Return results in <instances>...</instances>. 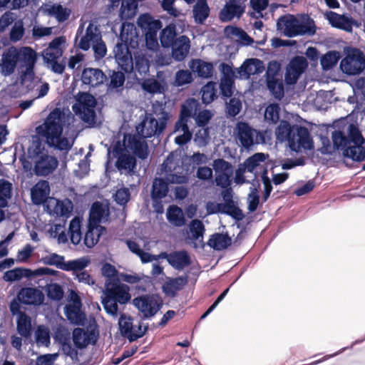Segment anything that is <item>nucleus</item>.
Returning a JSON list of instances; mask_svg holds the SVG:
<instances>
[{
  "instance_id": "f257e3e1",
  "label": "nucleus",
  "mask_w": 365,
  "mask_h": 365,
  "mask_svg": "<svg viewBox=\"0 0 365 365\" xmlns=\"http://www.w3.org/2000/svg\"><path fill=\"white\" fill-rule=\"evenodd\" d=\"M69 118L60 109L56 108L50 112L43 123L36 128V132L38 136L46 139L49 148L68 152L72 143L67 138H62V135Z\"/></svg>"
},
{
  "instance_id": "f03ea898",
  "label": "nucleus",
  "mask_w": 365,
  "mask_h": 365,
  "mask_svg": "<svg viewBox=\"0 0 365 365\" xmlns=\"http://www.w3.org/2000/svg\"><path fill=\"white\" fill-rule=\"evenodd\" d=\"M276 138L281 143L287 141L291 151L297 153L303 148L314 149V143L310 130L304 125L291 124L289 120H282L275 130Z\"/></svg>"
},
{
  "instance_id": "7ed1b4c3",
  "label": "nucleus",
  "mask_w": 365,
  "mask_h": 365,
  "mask_svg": "<svg viewBox=\"0 0 365 365\" xmlns=\"http://www.w3.org/2000/svg\"><path fill=\"white\" fill-rule=\"evenodd\" d=\"M160 172L170 173L175 178L173 182L176 184L187 182L188 175L194 172L195 168L190 155L183 150H176L170 152L160 165Z\"/></svg>"
},
{
  "instance_id": "20e7f679",
  "label": "nucleus",
  "mask_w": 365,
  "mask_h": 365,
  "mask_svg": "<svg viewBox=\"0 0 365 365\" xmlns=\"http://www.w3.org/2000/svg\"><path fill=\"white\" fill-rule=\"evenodd\" d=\"M163 26V24H120L118 38L121 42L116 43L113 50L114 57L118 65L128 66L131 61V54L127 48L126 43L130 39L129 35L133 29L136 31L137 27L141 29H161Z\"/></svg>"
},
{
  "instance_id": "39448f33",
  "label": "nucleus",
  "mask_w": 365,
  "mask_h": 365,
  "mask_svg": "<svg viewBox=\"0 0 365 365\" xmlns=\"http://www.w3.org/2000/svg\"><path fill=\"white\" fill-rule=\"evenodd\" d=\"M76 103L72 106L74 113L90 128L96 126V98L89 92L79 91L76 96Z\"/></svg>"
},
{
  "instance_id": "423d86ee",
  "label": "nucleus",
  "mask_w": 365,
  "mask_h": 365,
  "mask_svg": "<svg viewBox=\"0 0 365 365\" xmlns=\"http://www.w3.org/2000/svg\"><path fill=\"white\" fill-rule=\"evenodd\" d=\"M133 305L141 314V320L151 319L163 307L162 297L158 293L138 295L132 301Z\"/></svg>"
},
{
  "instance_id": "0eeeda50",
  "label": "nucleus",
  "mask_w": 365,
  "mask_h": 365,
  "mask_svg": "<svg viewBox=\"0 0 365 365\" xmlns=\"http://www.w3.org/2000/svg\"><path fill=\"white\" fill-rule=\"evenodd\" d=\"M334 150H341L344 158L354 162L361 163L365 160V147L349 145V141L343 130H334L331 135Z\"/></svg>"
},
{
  "instance_id": "6e6552de",
  "label": "nucleus",
  "mask_w": 365,
  "mask_h": 365,
  "mask_svg": "<svg viewBox=\"0 0 365 365\" xmlns=\"http://www.w3.org/2000/svg\"><path fill=\"white\" fill-rule=\"evenodd\" d=\"M344 57L341 59L339 67L347 76H358L364 71L363 63L364 52L357 48L345 46Z\"/></svg>"
},
{
  "instance_id": "1a4fd4ad",
  "label": "nucleus",
  "mask_w": 365,
  "mask_h": 365,
  "mask_svg": "<svg viewBox=\"0 0 365 365\" xmlns=\"http://www.w3.org/2000/svg\"><path fill=\"white\" fill-rule=\"evenodd\" d=\"M88 332H86L83 328H74L72 331V340L75 348L83 349L88 344L87 338L89 336L92 339L91 344H94L99 336L98 325L96 319L92 317L87 327Z\"/></svg>"
},
{
  "instance_id": "9d476101",
  "label": "nucleus",
  "mask_w": 365,
  "mask_h": 365,
  "mask_svg": "<svg viewBox=\"0 0 365 365\" xmlns=\"http://www.w3.org/2000/svg\"><path fill=\"white\" fill-rule=\"evenodd\" d=\"M212 167L215 173V182L216 185L222 189H227L229 191L234 173L232 163L223 158H217L213 160Z\"/></svg>"
},
{
  "instance_id": "9b49d317",
  "label": "nucleus",
  "mask_w": 365,
  "mask_h": 365,
  "mask_svg": "<svg viewBox=\"0 0 365 365\" xmlns=\"http://www.w3.org/2000/svg\"><path fill=\"white\" fill-rule=\"evenodd\" d=\"M105 287V296H108V292H111L115 297H118L120 305H125L130 302L131 299L130 287L126 284L121 283L118 276L106 279Z\"/></svg>"
},
{
  "instance_id": "f8f14e48",
  "label": "nucleus",
  "mask_w": 365,
  "mask_h": 365,
  "mask_svg": "<svg viewBox=\"0 0 365 365\" xmlns=\"http://www.w3.org/2000/svg\"><path fill=\"white\" fill-rule=\"evenodd\" d=\"M158 257L165 259L168 263L178 271L183 270L192 264L191 257L186 250H175L170 252H161Z\"/></svg>"
},
{
  "instance_id": "ddd939ff",
  "label": "nucleus",
  "mask_w": 365,
  "mask_h": 365,
  "mask_svg": "<svg viewBox=\"0 0 365 365\" xmlns=\"http://www.w3.org/2000/svg\"><path fill=\"white\" fill-rule=\"evenodd\" d=\"M307 68V62L302 56H294L286 66L284 78L289 84L295 83Z\"/></svg>"
},
{
  "instance_id": "4468645a",
  "label": "nucleus",
  "mask_w": 365,
  "mask_h": 365,
  "mask_svg": "<svg viewBox=\"0 0 365 365\" xmlns=\"http://www.w3.org/2000/svg\"><path fill=\"white\" fill-rule=\"evenodd\" d=\"M58 166V158L47 153L36 158L34 162V172L38 177H46L53 173Z\"/></svg>"
},
{
  "instance_id": "2eb2a0df",
  "label": "nucleus",
  "mask_w": 365,
  "mask_h": 365,
  "mask_svg": "<svg viewBox=\"0 0 365 365\" xmlns=\"http://www.w3.org/2000/svg\"><path fill=\"white\" fill-rule=\"evenodd\" d=\"M19 302L24 305L39 306L44 302L43 293L36 287H21L16 294Z\"/></svg>"
},
{
  "instance_id": "dca6fc26",
  "label": "nucleus",
  "mask_w": 365,
  "mask_h": 365,
  "mask_svg": "<svg viewBox=\"0 0 365 365\" xmlns=\"http://www.w3.org/2000/svg\"><path fill=\"white\" fill-rule=\"evenodd\" d=\"M164 177H155L152 182L150 197L165 198L170 192V185L176 184L173 182L175 178L170 173H164Z\"/></svg>"
},
{
  "instance_id": "f3484780",
  "label": "nucleus",
  "mask_w": 365,
  "mask_h": 365,
  "mask_svg": "<svg viewBox=\"0 0 365 365\" xmlns=\"http://www.w3.org/2000/svg\"><path fill=\"white\" fill-rule=\"evenodd\" d=\"M82 84L90 88H97L107 81V76L98 68L85 67L80 78Z\"/></svg>"
},
{
  "instance_id": "a211bd4d",
  "label": "nucleus",
  "mask_w": 365,
  "mask_h": 365,
  "mask_svg": "<svg viewBox=\"0 0 365 365\" xmlns=\"http://www.w3.org/2000/svg\"><path fill=\"white\" fill-rule=\"evenodd\" d=\"M190 69L202 79L211 78L214 73V65L200 58H192L188 63Z\"/></svg>"
},
{
  "instance_id": "6ab92c4d",
  "label": "nucleus",
  "mask_w": 365,
  "mask_h": 365,
  "mask_svg": "<svg viewBox=\"0 0 365 365\" xmlns=\"http://www.w3.org/2000/svg\"><path fill=\"white\" fill-rule=\"evenodd\" d=\"M187 283L188 276L187 274L176 277H168L167 281L162 285V291L165 296L174 298Z\"/></svg>"
},
{
  "instance_id": "aec40b11",
  "label": "nucleus",
  "mask_w": 365,
  "mask_h": 365,
  "mask_svg": "<svg viewBox=\"0 0 365 365\" xmlns=\"http://www.w3.org/2000/svg\"><path fill=\"white\" fill-rule=\"evenodd\" d=\"M161 117L156 120L151 116L148 120V126L146 128L145 138H151L154 136H160L165 130L168 120L169 119V113L162 110Z\"/></svg>"
},
{
  "instance_id": "412c9836",
  "label": "nucleus",
  "mask_w": 365,
  "mask_h": 365,
  "mask_svg": "<svg viewBox=\"0 0 365 365\" xmlns=\"http://www.w3.org/2000/svg\"><path fill=\"white\" fill-rule=\"evenodd\" d=\"M142 89L150 94H163L168 90V84L165 77L158 73L156 78L145 79L141 84Z\"/></svg>"
},
{
  "instance_id": "4be33fe9",
  "label": "nucleus",
  "mask_w": 365,
  "mask_h": 365,
  "mask_svg": "<svg viewBox=\"0 0 365 365\" xmlns=\"http://www.w3.org/2000/svg\"><path fill=\"white\" fill-rule=\"evenodd\" d=\"M190 41L186 36H180L171 46V56L177 62L182 61L189 53Z\"/></svg>"
},
{
  "instance_id": "5701e85b",
  "label": "nucleus",
  "mask_w": 365,
  "mask_h": 365,
  "mask_svg": "<svg viewBox=\"0 0 365 365\" xmlns=\"http://www.w3.org/2000/svg\"><path fill=\"white\" fill-rule=\"evenodd\" d=\"M110 213L108 207L101 202L96 201L92 204L89 210L88 222L92 224L106 222L110 219Z\"/></svg>"
},
{
  "instance_id": "b1692460",
  "label": "nucleus",
  "mask_w": 365,
  "mask_h": 365,
  "mask_svg": "<svg viewBox=\"0 0 365 365\" xmlns=\"http://www.w3.org/2000/svg\"><path fill=\"white\" fill-rule=\"evenodd\" d=\"M244 11L245 8L237 0H230L220 11L219 18L222 22L230 21L235 17L240 18Z\"/></svg>"
},
{
  "instance_id": "393cba45",
  "label": "nucleus",
  "mask_w": 365,
  "mask_h": 365,
  "mask_svg": "<svg viewBox=\"0 0 365 365\" xmlns=\"http://www.w3.org/2000/svg\"><path fill=\"white\" fill-rule=\"evenodd\" d=\"M237 139L241 146L247 150L250 149L255 143V130L247 123H242L240 125H237Z\"/></svg>"
},
{
  "instance_id": "a878e982",
  "label": "nucleus",
  "mask_w": 365,
  "mask_h": 365,
  "mask_svg": "<svg viewBox=\"0 0 365 365\" xmlns=\"http://www.w3.org/2000/svg\"><path fill=\"white\" fill-rule=\"evenodd\" d=\"M66 38L64 36L55 37L48 46V48L42 51V56H48L49 58L58 59L63 53L62 46L66 43Z\"/></svg>"
},
{
  "instance_id": "bb28decb",
  "label": "nucleus",
  "mask_w": 365,
  "mask_h": 365,
  "mask_svg": "<svg viewBox=\"0 0 365 365\" xmlns=\"http://www.w3.org/2000/svg\"><path fill=\"white\" fill-rule=\"evenodd\" d=\"M232 240L231 237L226 233L215 232L210 235L207 242V245L216 251L227 250L231 246Z\"/></svg>"
},
{
  "instance_id": "cd10ccee",
  "label": "nucleus",
  "mask_w": 365,
  "mask_h": 365,
  "mask_svg": "<svg viewBox=\"0 0 365 365\" xmlns=\"http://www.w3.org/2000/svg\"><path fill=\"white\" fill-rule=\"evenodd\" d=\"M227 35H232L238 38L237 45L240 46H250L255 43L254 39L249 36L242 28L235 24H227L224 29Z\"/></svg>"
},
{
  "instance_id": "c85d7f7f",
  "label": "nucleus",
  "mask_w": 365,
  "mask_h": 365,
  "mask_svg": "<svg viewBox=\"0 0 365 365\" xmlns=\"http://www.w3.org/2000/svg\"><path fill=\"white\" fill-rule=\"evenodd\" d=\"M269 157L268 153H255L245 159L243 163L240 164V166L244 167L245 170H247V172L252 173L254 175H257L258 173L256 168L259 166L261 163L265 162Z\"/></svg>"
},
{
  "instance_id": "c756f323",
  "label": "nucleus",
  "mask_w": 365,
  "mask_h": 365,
  "mask_svg": "<svg viewBox=\"0 0 365 365\" xmlns=\"http://www.w3.org/2000/svg\"><path fill=\"white\" fill-rule=\"evenodd\" d=\"M38 53L30 46H24L18 50V62L21 67L35 66Z\"/></svg>"
},
{
  "instance_id": "7c9ffc66",
  "label": "nucleus",
  "mask_w": 365,
  "mask_h": 365,
  "mask_svg": "<svg viewBox=\"0 0 365 365\" xmlns=\"http://www.w3.org/2000/svg\"><path fill=\"white\" fill-rule=\"evenodd\" d=\"M64 314L73 325L84 326L88 321L87 316L84 312L72 306H65Z\"/></svg>"
},
{
  "instance_id": "2f4dec72",
  "label": "nucleus",
  "mask_w": 365,
  "mask_h": 365,
  "mask_svg": "<svg viewBox=\"0 0 365 365\" xmlns=\"http://www.w3.org/2000/svg\"><path fill=\"white\" fill-rule=\"evenodd\" d=\"M115 165L120 172L124 170L128 175L132 176L136 173L137 160L131 155H125L118 158Z\"/></svg>"
},
{
  "instance_id": "473e14b6",
  "label": "nucleus",
  "mask_w": 365,
  "mask_h": 365,
  "mask_svg": "<svg viewBox=\"0 0 365 365\" xmlns=\"http://www.w3.org/2000/svg\"><path fill=\"white\" fill-rule=\"evenodd\" d=\"M166 218L169 223L178 227L184 226L187 222L182 210L178 205H174L168 207Z\"/></svg>"
},
{
  "instance_id": "72a5a7b5",
  "label": "nucleus",
  "mask_w": 365,
  "mask_h": 365,
  "mask_svg": "<svg viewBox=\"0 0 365 365\" xmlns=\"http://www.w3.org/2000/svg\"><path fill=\"white\" fill-rule=\"evenodd\" d=\"M133 317L126 315L125 313H120L118 319V329L122 336L126 338L131 343V339H135L132 335L133 329Z\"/></svg>"
},
{
  "instance_id": "f704fd0d",
  "label": "nucleus",
  "mask_w": 365,
  "mask_h": 365,
  "mask_svg": "<svg viewBox=\"0 0 365 365\" xmlns=\"http://www.w3.org/2000/svg\"><path fill=\"white\" fill-rule=\"evenodd\" d=\"M111 292H108V296L101 297V304L103 307L105 312L110 316L117 317L121 312H119L118 304L120 302Z\"/></svg>"
},
{
  "instance_id": "c9c22d12",
  "label": "nucleus",
  "mask_w": 365,
  "mask_h": 365,
  "mask_svg": "<svg viewBox=\"0 0 365 365\" xmlns=\"http://www.w3.org/2000/svg\"><path fill=\"white\" fill-rule=\"evenodd\" d=\"M189 228L191 232V237L190 239L192 241V247L197 249L199 247L197 241L200 240V238L202 239L205 235V225L200 220L194 219L190 221Z\"/></svg>"
},
{
  "instance_id": "e433bc0d",
  "label": "nucleus",
  "mask_w": 365,
  "mask_h": 365,
  "mask_svg": "<svg viewBox=\"0 0 365 365\" xmlns=\"http://www.w3.org/2000/svg\"><path fill=\"white\" fill-rule=\"evenodd\" d=\"M341 55L336 50L328 51L320 57L322 69L324 71L334 68L338 63Z\"/></svg>"
},
{
  "instance_id": "4c0bfd02",
  "label": "nucleus",
  "mask_w": 365,
  "mask_h": 365,
  "mask_svg": "<svg viewBox=\"0 0 365 365\" xmlns=\"http://www.w3.org/2000/svg\"><path fill=\"white\" fill-rule=\"evenodd\" d=\"M202 103L207 106L212 103L217 98V91L216 88V83L214 81H208L200 89Z\"/></svg>"
},
{
  "instance_id": "58836bf2",
  "label": "nucleus",
  "mask_w": 365,
  "mask_h": 365,
  "mask_svg": "<svg viewBox=\"0 0 365 365\" xmlns=\"http://www.w3.org/2000/svg\"><path fill=\"white\" fill-rule=\"evenodd\" d=\"M46 12L48 16L54 17L58 23H62L69 18L71 11L61 4H53L46 9Z\"/></svg>"
},
{
  "instance_id": "ea45409f",
  "label": "nucleus",
  "mask_w": 365,
  "mask_h": 365,
  "mask_svg": "<svg viewBox=\"0 0 365 365\" xmlns=\"http://www.w3.org/2000/svg\"><path fill=\"white\" fill-rule=\"evenodd\" d=\"M210 11L207 0H197L192 9L195 23H204L209 16Z\"/></svg>"
},
{
  "instance_id": "a19ab883",
  "label": "nucleus",
  "mask_w": 365,
  "mask_h": 365,
  "mask_svg": "<svg viewBox=\"0 0 365 365\" xmlns=\"http://www.w3.org/2000/svg\"><path fill=\"white\" fill-rule=\"evenodd\" d=\"M266 86L272 96L281 101L284 96V85L282 78L265 80Z\"/></svg>"
},
{
  "instance_id": "79ce46f5",
  "label": "nucleus",
  "mask_w": 365,
  "mask_h": 365,
  "mask_svg": "<svg viewBox=\"0 0 365 365\" xmlns=\"http://www.w3.org/2000/svg\"><path fill=\"white\" fill-rule=\"evenodd\" d=\"M16 330L18 334L23 337H29L31 334V319L25 313H19L16 321Z\"/></svg>"
},
{
  "instance_id": "37998d69",
  "label": "nucleus",
  "mask_w": 365,
  "mask_h": 365,
  "mask_svg": "<svg viewBox=\"0 0 365 365\" xmlns=\"http://www.w3.org/2000/svg\"><path fill=\"white\" fill-rule=\"evenodd\" d=\"M128 147L140 159L145 160L148 155V146L145 142H138L134 137L131 136L128 140Z\"/></svg>"
},
{
  "instance_id": "c03bdc74",
  "label": "nucleus",
  "mask_w": 365,
  "mask_h": 365,
  "mask_svg": "<svg viewBox=\"0 0 365 365\" xmlns=\"http://www.w3.org/2000/svg\"><path fill=\"white\" fill-rule=\"evenodd\" d=\"M346 138L349 141V145L353 143V146L364 147L363 145L365 143V139L357 124L349 123L348 125Z\"/></svg>"
},
{
  "instance_id": "a18cd8bd",
  "label": "nucleus",
  "mask_w": 365,
  "mask_h": 365,
  "mask_svg": "<svg viewBox=\"0 0 365 365\" xmlns=\"http://www.w3.org/2000/svg\"><path fill=\"white\" fill-rule=\"evenodd\" d=\"M200 103L195 98H187L180 106V114L192 118L197 110L200 108Z\"/></svg>"
},
{
  "instance_id": "49530a36",
  "label": "nucleus",
  "mask_w": 365,
  "mask_h": 365,
  "mask_svg": "<svg viewBox=\"0 0 365 365\" xmlns=\"http://www.w3.org/2000/svg\"><path fill=\"white\" fill-rule=\"evenodd\" d=\"M213 116L214 112L212 110L207 108L202 109L200 106V108L196 111L192 118L195 122L196 126L199 128H210L208 125Z\"/></svg>"
},
{
  "instance_id": "de8ad7c7",
  "label": "nucleus",
  "mask_w": 365,
  "mask_h": 365,
  "mask_svg": "<svg viewBox=\"0 0 365 365\" xmlns=\"http://www.w3.org/2000/svg\"><path fill=\"white\" fill-rule=\"evenodd\" d=\"M90 259L87 257H83L73 260L66 261L64 271L73 272L75 275L78 272L83 270L90 264Z\"/></svg>"
},
{
  "instance_id": "09e8293b",
  "label": "nucleus",
  "mask_w": 365,
  "mask_h": 365,
  "mask_svg": "<svg viewBox=\"0 0 365 365\" xmlns=\"http://www.w3.org/2000/svg\"><path fill=\"white\" fill-rule=\"evenodd\" d=\"M45 292L48 299L53 302H60L64 296L63 287L57 282H51L45 287Z\"/></svg>"
},
{
  "instance_id": "8fccbe9b",
  "label": "nucleus",
  "mask_w": 365,
  "mask_h": 365,
  "mask_svg": "<svg viewBox=\"0 0 365 365\" xmlns=\"http://www.w3.org/2000/svg\"><path fill=\"white\" fill-rule=\"evenodd\" d=\"M73 210V204L71 199L65 198L63 200H58L54 212L57 215L68 218L72 215Z\"/></svg>"
},
{
  "instance_id": "3c124183",
  "label": "nucleus",
  "mask_w": 365,
  "mask_h": 365,
  "mask_svg": "<svg viewBox=\"0 0 365 365\" xmlns=\"http://www.w3.org/2000/svg\"><path fill=\"white\" fill-rule=\"evenodd\" d=\"M50 190L49 182L46 180H39L38 182L34 185L32 193L31 199L32 202L35 205H40L41 202L37 200L36 197L46 196Z\"/></svg>"
},
{
  "instance_id": "603ef678",
  "label": "nucleus",
  "mask_w": 365,
  "mask_h": 365,
  "mask_svg": "<svg viewBox=\"0 0 365 365\" xmlns=\"http://www.w3.org/2000/svg\"><path fill=\"white\" fill-rule=\"evenodd\" d=\"M34 26L32 29V36L35 40H38L43 37L48 36L52 34L58 32V26L44 27L39 24H29V26Z\"/></svg>"
},
{
  "instance_id": "864d4df0",
  "label": "nucleus",
  "mask_w": 365,
  "mask_h": 365,
  "mask_svg": "<svg viewBox=\"0 0 365 365\" xmlns=\"http://www.w3.org/2000/svg\"><path fill=\"white\" fill-rule=\"evenodd\" d=\"M219 90L222 99L227 100L231 98L235 90V80L220 79Z\"/></svg>"
},
{
  "instance_id": "5fc2aeb1",
  "label": "nucleus",
  "mask_w": 365,
  "mask_h": 365,
  "mask_svg": "<svg viewBox=\"0 0 365 365\" xmlns=\"http://www.w3.org/2000/svg\"><path fill=\"white\" fill-rule=\"evenodd\" d=\"M110 78V81L109 83L107 84L108 91H121L125 81L124 74L120 71H113Z\"/></svg>"
},
{
  "instance_id": "6e6d98bb",
  "label": "nucleus",
  "mask_w": 365,
  "mask_h": 365,
  "mask_svg": "<svg viewBox=\"0 0 365 365\" xmlns=\"http://www.w3.org/2000/svg\"><path fill=\"white\" fill-rule=\"evenodd\" d=\"M194 78L188 70L180 69L175 74L173 85L176 87H181L192 83Z\"/></svg>"
},
{
  "instance_id": "4d7b16f0",
  "label": "nucleus",
  "mask_w": 365,
  "mask_h": 365,
  "mask_svg": "<svg viewBox=\"0 0 365 365\" xmlns=\"http://www.w3.org/2000/svg\"><path fill=\"white\" fill-rule=\"evenodd\" d=\"M41 261L46 265L55 266L58 269L64 271L66 261L63 256L57 253H52L42 258Z\"/></svg>"
},
{
  "instance_id": "13d9d810",
  "label": "nucleus",
  "mask_w": 365,
  "mask_h": 365,
  "mask_svg": "<svg viewBox=\"0 0 365 365\" xmlns=\"http://www.w3.org/2000/svg\"><path fill=\"white\" fill-rule=\"evenodd\" d=\"M232 190L231 187L229 188V191L222 194L223 200L225 202H215V208H217L215 211L209 212V215L213 214H223L226 215L227 213L228 208L230 207V200H232Z\"/></svg>"
},
{
  "instance_id": "bf43d9fd",
  "label": "nucleus",
  "mask_w": 365,
  "mask_h": 365,
  "mask_svg": "<svg viewBox=\"0 0 365 365\" xmlns=\"http://www.w3.org/2000/svg\"><path fill=\"white\" fill-rule=\"evenodd\" d=\"M251 61L250 58L245 59L241 66L236 68L239 79L248 80L251 76L254 75Z\"/></svg>"
},
{
  "instance_id": "052dcab7",
  "label": "nucleus",
  "mask_w": 365,
  "mask_h": 365,
  "mask_svg": "<svg viewBox=\"0 0 365 365\" xmlns=\"http://www.w3.org/2000/svg\"><path fill=\"white\" fill-rule=\"evenodd\" d=\"M219 71L221 73L220 79L235 80L238 78L236 68H233L232 63L222 62L219 65Z\"/></svg>"
},
{
  "instance_id": "680f3d73",
  "label": "nucleus",
  "mask_w": 365,
  "mask_h": 365,
  "mask_svg": "<svg viewBox=\"0 0 365 365\" xmlns=\"http://www.w3.org/2000/svg\"><path fill=\"white\" fill-rule=\"evenodd\" d=\"M297 24H276L277 31L281 35L288 38L299 36V26Z\"/></svg>"
},
{
  "instance_id": "e2e57ef3",
  "label": "nucleus",
  "mask_w": 365,
  "mask_h": 365,
  "mask_svg": "<svg viewBox=\"0 0 365 365\" xmlns=\"http://www.w3.org/2000/svg\"><path fill=\"white\" fill-rule=\"evenodd\" d=\"M44 63L51 69L52 72L56 74H62L66 69V63L63 60L58 62V59L49 58L48 56H42Z\"/></svg>"
},
{
  "instance_id": "0e129e2a",
  "label": "nucleus",
  "mask_w": 365,
  "mask_h": 365,
  "mask_svg": "<svg viewBox=\"0 0 365 365\" xmlns=\"http://www.w3.org/2000/svg\"><path fill=\"white\" fill-rule=\"evenodd\" d=\"M242 108V102L237 98H230V102L226 103V114L227 117L235 118Z\"/></svg>"
},
{
  "instance_id": "69168bd1",
  "label": "nucleus",
  "mask_w": 365,
  "mask_h": 365,
  "mask_svg": "<svg viewBox=\"0 0 365 365\" xmlns=\"http://www.w3.org/2000/svg\"><path fill=\"white\" fill-rule=\"evenodd\" d=\"M46 154H47V151L40 139L34 140L33 145L28 148V158L30 159L38 158L39 156Z\"/></svg>"
},
{
  "instance_id": "338daca9",
  "label": "nucleus",
  "mask_w": 365,
  "mask_h": 365,
  "mask_svg": "<svg viewBox=\"0 0 365 365\" xmlns=\"http://www.w3.org/2000/svg\"><path fill=\"white\" fill-rule=\"evenodd\" d=\"M280 106L277 103H269L265 108V117L271 123L276 124L279 120Z\"/></svg>"
},
{
  "instance_id": "774afa93",
  "label": "nucleus",
  "mask_w": 365,
  "mask_h": 365,
  "mask_svg": "<svg viewBox=\"0 0 365 365\" xmlns=\"http://www.w3.org/2000/svg\"><path fill=\"white\" fill-rule=\"evenodd\" d=\"M198 130L194 136V142L195 144L201 148L205 147L209 143L210 140V128H201Z\"/></svg>"
}]
</instances>
